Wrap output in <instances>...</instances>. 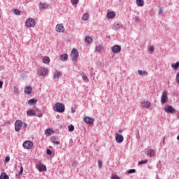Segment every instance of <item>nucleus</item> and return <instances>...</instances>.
<instances>
[{"label":"nucleus","mask_w":179,"mask_h":179,"mask_svg":"<svg viewBox=\"0 0 179 179\" xmlns=\"http://www.w3.org/2000/svg\"><path fill=\"white\" fill-rule=\"evenodd\" d=\"M136 3L138 6H143V3H145V2L143 0H136Z\"/></svg>","instance_id":"30"},{"label":"nucleus","mask_w":179,"mask_h":179,"mask_svg":"<svg viewBox=\"0 0 179 179\" xmlns=\"http://www.w3.org/2000/svg\"><path fill=\"white\" fill-rule=\"evenodd\" d=\"M68 129L69 132H72V131L75 129V127L72 124H71L68 127Z\"/></svg>","instance_id":"37"},{"label":"nucleus","mask_w":179,"mask_h":179,"mask_svg":"<svg viewBox=\"0 0 179 179\" xmlns=\"http://www.w3.org/2000/svg\"><path fill=\"white\" fill-rule=\"evenodd\" d=\"M27 115H28V117H33V115L36 116V112L34 109H29L27 111Z\"/></svg>","instance_id":"15"},{"label":"nucleus","mask_w":179,"mask_h":179,"mask_svg":"<svg viewBox=\"0 0 179 179\" xmlns=\"http://www.w3.org/2000/svg\"><path fill=\"white\" fill-rule=\"evenodd\" d=\"M47 73H48V69L45 68L41 69L39 76H46Z\"/></svg>","instance_id":"13"},{"label":"nucleus","mask_w":179,"mask_h":179,"mask_svg":"<svg viewBox=\"0 0 179 179\" xmlns=\"http://www.w3.org/2000/svg\"><path fill=\"white\" fill-rule=\"evenodd\" d=\"M177 140L179 141V135L177 136Z\"/></svg>","instance_id":"57"},{"label":"nucleus","mask_w":179,"mask_h":179,"mask_svg":"<svg viewBox=\"0 0 179 179\" xmlns=\"http://www.w3.org/2000/svg\"><path fill=\"white\" fill-rule=\"evenodd\" d=\"M88 19H89V13H86L83 14L82 17V20H84L85 22H86V20H87Z\"/></svg>","instance_id":"24"},{"label":"nucleus","mask_w":179,"mask_h":179,"mask_svg":"<svg viewBox=\"0 0 179 179\" xmlns=\"http://www.w3.org/2000/svg\"><path fill=\"white\" fill-rule=\"evenodd\" d=\"M53 110L57 111V113H64L65 111V105L64 103H57L55 104Z\"/></svg>","instance_id":"1"},{"label":"nucleus","mask_w":179,"mask_h":179,"mask_svg":"<svg viewBox=\"0 0 179 179\" xmlns=\"http://www.w3.org/2000/svg\"><path fill=\"white\" fill-rule=\"evenodd\" d=\"M0 179H9V176L6 173L2 172L1 176H0Z\"/></svg>","instance_id":"20"},{"label":"nucleus","mask_w":179,"mask_h":179,"mask_svg":"<svg viewBox=\"0 0 179 179\" xmlns=\"http://www.w3.org/2000/svg\"><path fill=\"white\" fill-rule=\"evenodd\" d=\"M24 93L30 94L31 93V87H27L24 88Z\"/></svg>","instance_id":"22"},{"label":"nucleus","mask_w":179,"mask_h":179,"mask_svg":"<svg viewBox=\"0 0 179 179\" xmlns=\"http://www.w3.org/2000/svg\"><path fill=\"white\" fill-rule=\"evenodd\" d=\"M98 166H99V169H101V167H103V162H101V160H99Z\"/></svg>","instance_id":"43"},{"label":"nucleus","mask_w":179,"mask_h":179,"mask_svg":"<svg viewBox=\"0 0 179 179\" xmlns=\"http://www.w3.org/2000/svg\"><path fill=\"white\" fill-rule=\"evenodd\" d=\"M148 163V159H142L138 162V164H146Z\"/></svg>","instance_id":"35"},{"label":"nucleus","mask_w":179,"mask_h":179,"mask_svg":"<svg viewBox=\"0 0 179 179\" xmlns=\"http://www.w3.org/2000/svg\"><path fill=\"white\" fill-rule=\"evenodd\" d=\"M23 174V166H21L20 170L18 173V178H20V176Z\"/></svg>","instance_id":"38"},{"label":"nucleus","mask_w":179,"mask_h":179,"mask_svg":"<svg viewBox=\"0 0 179 179\" xmlns=\"http://www.w3.org/2000/svg\"><path fill=\"white\" fill-rule=\"evenodd\" d=\"M141 107H143L144 108H149V107H150V102L149 101H145L141 103Z\"/></svg>","instance_id":"14"},{"label":"nucleus","mask_w":179,"mask_h":179,"mask_svg":"<svg viewBox=\"0 0 179 179\" xmlns=\"http://www.w3.org/2000/svg\"><path fill=\"white\" fill-rule=\"evenodd\" d=\"M113 29H114V30H115V31H117V30H118V29H121V25L120 24L115 23L113 24Z\"/></svg>","instance_id":"25"},{"label":"nucleus","mask_w":179,"mask_h":179,"mask_svg":"<svg viewBox=\"0 0 179 179\" xmlns=\"http://www.w3.org/2000/svg\"><path fill=\"white\" fill-rule=\"evenodd\" d=\"M149 52H150V54H152V52H155V48L154 47H150L148 49Z\"/></svg>","instance_id":"45"},{"label":"nucleus","mask_w":179,"mask_h":179,"mask_svg":"<svg viewBox=\"0 0 179 179\" xmlns=\"http://www.w3.org/2000/svg\"><path fill=\"white\" fill-rule=\"evenodd\" d=\"M13 92L15 93V94H19V89L17 88V87H14L13 88Z\"/></svg>","instance_id":"36"},{"label":"nucleus","mask_w":179,"mask_h":179,"mask_svg":"<svg viewBox=\"0 0 179 179\" xmlns=\"http://www.w3.org/2000/svg\"><path fill=\"white\" fill-rule=\"evenodd\" d=\"M61 61H67L68 60V55L63 54L60 56Z\"/></svg>","instance_id":"21"},{"label":"nucleus","mask_w":179,"mask_h":179,"mask_svg":"<svg viewBox=\"0 0 179 179\" xmlns=\"http://www.w3.org/2000/svg\"><path fill=\"white\" fill-rule=\"evenodd\" d=\"M164 110L166 113H170L171 114H174V113H176V109L169 105L164 107Z\"/></svg>","instance_id":"8"},{"label":"nucleus","mask_w":179,"mask_h":179,"mask_svg":"<svg viewBox=\"0 0 179 179\" xmlns=\"http://www.w3.org/2000/svg\"><path fill=\"white\" fill-rule=\"evenodd\" d=\"M71 112H72V113H73H73H76V110H75V108H71Z\"/></svg>","instance_id":"51"},{"label":"nucleus","mask_w":179,"mask_h":179,"mask_svg":"<svg viewBox=\"0 0 179 179\" xmlns=\"http://www.w3.org/2000/svg\"><path fill=\"white\" fill-rule=\"evenodd\" d=\"M46 153L47 155H50V156H51V155H52V151H51L50 149H48Z\"/></svg>","instance_id":"47"},{"label":"nucleus","mask_w":179,"mask_h":179,"mask_svg":"<svg viewBox=\"0 0 179 179\" xmlns=\"http://www.w3.org/2000/svg\"><path fill=\"white\" fill-rule=\"evenodd\" d=\"M2 86H3V83L0 81V89H2Z\"/></svg>","instance_id":"50"},{"label":"nucleus","mask_w":179,"mask_h":179,"mask_svg":"<svg viewBox=\"0 0 179 179\" xmlns=\"http://www.w3.org/2000/svg\"><path fill=\"white\" fill-rule=\"evenodd\" d=\"M13 12L15 15H20V10H19L18 9H14Z\"/></svg>","instance_id":"44"},{"label":"nucleus","mask_w":179,"mask_h":179,"mask_svg":"<svg viewBox=\"0 0 179 179\" xmlns=\"http://www.w3.org/2000/svg\"><path fill=\"white\" fill-rule=\"evenodd\" d=\"M148 155L150 157L153 156L155 155V150L153 149H150L148 151Z\"/></svg>","instance_id":"31"},{"label":"nucleus","mask_w":179,"mask_h":179,"mask_svg":"<svg viewBox=\"0 0 179 179\" xmlns=\"http://www.w3.org/2000/svg\"><path fill=\"white\" fill-rule=\"evenodd\" d=\"M163 13V12L162 11V9L159 10V14Z\"/></svg>","instance_id":"56"},{"label":"nucleus","mask_w":179,"mask_h":179,"mask_svg":"<svg viewBox=\"0 0 179 179\" xmlns=\"http://www.w3.org/2000/svg\"><path fill=\"white\" fill-rule=\"evenodd\" d=\"M96 50L98 52L101 51V50H103V47L101 46V45H99L98 46L96 47Z\"/></svg>","instance_id":"39"},{"label":"nucleus","mask_w":179,"mask_h":179,"mask_svg":"<svg viewBox=\"0 0 179 179\" xmlns=\"http://www.w3.org/2000/svg\"><path fill=\"white\" fill-rule=\"evenodd\" d=\"M71 57L73 61H76L79 57V53L78 52V49L73 48L71 53Z\"/></svg>","instance_id":"3"},{"label":"nucleus","mask_w":179,"mask_h":179,"mask_svg":"<svg viewBox=\"0 0 179 179\" xmlns=\"http://www.w3.org/2000/svg\"><path fill=\"white\" fill-rule=\"evenodd\" d=\"M56 31H58V33H64L65 28L62 24H59L56 26Z\"/></svg>","instance_id":"10"},{"label":"nucleus","mask_w":179,"mask_h":179,"mask_svg":"<svg viewBox=\"0 0 179 179\" xmlns=\"http://www.w3.org/2000/svg\"><path fill=\"white\" fill-rule=\"evenodd\" d=\"M133 20H134L135 23H139L141 22L139 17H138V16L136 15L133 17Z\"/></svg>","instance_id":"33"},{"label":"nucleus","mask_w":179,"mask_h":179,"mask_svg":"<svg viewBox=\"0 0 179 179\" xmlns=\"http://www.w3.org/2000/svg\"><path fill=\"white\" fill-rule=\"evenodd\" d=\"M39 7L41 8V9H47V8H48V4L40 3Z\"/></svg>","instance_id":"23"},{"label":"nucleus","mask_w":179,"mask_h":179,"mask_svg":"<svg viewBox=\"0 0 179 179\" xmlns=\"http://www.w3.org/2000/svg\"><path fill=\"white\" fill-rule=\"evenodd\" d=\"M122 132H124V130H122V129L119 130V134H122Z\"/></svg>","instance_id":"53"},{"label":"nucleus","mask_w":179,"mask_h":179,"mask_svg":"<svg viewBox=\"0 0 179 179\" xmlns=\"http://www.w3.org/2000/svg\"><path fill=\"white\" fill-rule=\"evenodd\" d=\"M15 178H16V179L20 178H19V173L15 175Z\"/></svg>","instance_id":"52"},{"label":"nucleus","mask_w":179,"mask_h":179,"mask_svg":"<svg viewBox=\"0 0 179 179\" xmlns=\"http://www.w3.org/2000/svg\"><path fill=\"white\" fill-rule=\"evenodd\" d=\"M50 142H52V143H54V145H59V141H57V138H55V136H52L50 138Z\"/></svg>","instance_id":"16"},{"label":"nucleus","mask_w":179,"mask_h":179,"mask_svg":"<svg viewBox=\"0 0 179 179\" xmlns=\"http://www.w3.org/2000/svg\"><path fill=\"white\" fill-rule=\"evenodd\" d=\"M83 80L85 82V83H89V78H87V76H86V75L83 76Z\"/></svg>","instance_id":"34"},{"label":"nucleus","mask_w":179,"mask_h":179,"mask_svg":"<svg viewBox=\"0 0 179 179\" xmlns=\"http://www.w3.org/2000/svg\"><path fill=\"white\" fill-rule=\"evenodd\" d=\"M172 68H173L174 69H177V68H178L179 66V62H177L176 63H173L171 64Z\"/></svg>","instance_id":"32"},{"label":"nucleus","mask_w":179,"mask_h":179,"mask_svg":"<svg viewBox=\"0 0 179 179\" xmlns=\"http://www.w3.org/2000/svg\"><path fill=\"white\" fill-rule=\"evenodd\" d=\"M176 82H179V73H178L176 74Z\"/></svg>","instance_id":"49"},{"label":"nucleus","mask_w":179,"mask_h":179,"mask_svg":"<svg viewBox=\"0 0 179 179\" xmlns=\"http://www.w3.org/2000/svg\"><path fill=\"white\" fill-rule=\"evenodd\" d=\"M45 135H47L48 136H50V135H51V134H52V129H47L45 131Z\"/></svg>","instance_id":"27"},{"label":"nucleus","mask_w":179,"mask_h":179,"mask_svg":"<svg viewBox=\"0 0 179 179\" xmlns=\"http://www.w3.org/2000/svg\"><path fill=\"white\" fill-rule=\"evenodd\" d=\"M92 41H93V39L92 38V37L87 36L85 38V43H87V44H90Z\"/></svg>","instance_id":"26"},{"label":"nucleus","mask_w":179,"mask_h":179,"mask_svg":"<svg viewBox=\"0 0 179 179\" xmlns=\"http://www.w3.org/2000/svg\"><path fill=\"white\" fill-rule=\"evenodd\" d=\"M25 24L27 27H34L36 26V21L33 18L27 20Z\"/></svg>","instance_id":"4"},{"label":"nucleus","mask_w":179,"mask_h":179,"mask_svg":"<svg viewBox=\"0 0 179 179\" xmlns=\"http://www.w3.org/2000/svg\"><path fill=\"white\" fill-rule=\"evenodd\" d=\"M115 140L117 143H122L124 142V136L118 133L115 134Z\"/></svg>","instance_id":"9"},{"label":"nucleus","mask_w":179,"mask_h":179,"mask_svg":"<svg viewBox=\"0 0 179 179\" xmlns=\"http://www.w3.org/2000/svg\"><path fill=\"white\" fill-rule=\"evenodd\" d=\"M84 121L86 122V124H92L93 122H94V119L89 117H85L84 118Z\"/></svg>","instance_id":"12"},{"label":"nucleus","mask_w":179,"mask_h":179,"mask_svg":"<svg viewBox=\"0 0 179 179\" xmlns=\"http://www.w3.org/2000/svg\"><path fill=\"white\" fill-rule=\"evenodd\" d=\"M135 173H136V170L135 169H130L128 171V174H134Z\"/></svg>","instance_id":"41"},{"label":"nucleus","mask_w":179,"mask_h":179,"mask_svg":"<svg viewBox=\"0 0 179 179\" xmlns=\"http://www.w3.org/2000/svg\"><path fill=\"white\" fill-rule=\"evenodd\" d=\"M138 73L140 75V76H148V75H149V73L142 70H138Z\"/></svg>","instance_id":"18"},{"label":"nucleus","mask_w":179,"mask_h":179,"mask_svg":"<svg viewBox=\"0 0 179 179\" xmlns=\"http://www.w3.org/2000/svg\"><path fill=\"white\" fill-rule=\"evenodd\" d=\"M37 167H38V171H40L41 173L43 172V171H47V167L45 166V165H44L41 163L38 164Z\"/></svg>","instance_id":"11"},{"label":"nucleus","mask_w":179,"mask_h":179,"mask_svg":"<svg viewBox=\"0 0 179 179\" xmlns=\"http://www.w3.org/2000/svg\"><path fill=\"white\" fill-rule=\"evenodd\" d=\"M168 101H169V97L167 96V92L166 91H164L162 95L161 103L162 104H164V103L167 102Z\"/></svg>","instance_id":"6"},{"label":"nucleus","mask_w":179,"mask_h":179,"mask_svg":"<svg viewBox=\"0 0 179 179\" xmlns=\"http://www.w3.org/2000/svg\"><path fill=\"white\" fill-rule=\"evenodd\" d=\"M111 179H121V178H120L118 176L115 174H113L111 176Z\"/></svg>","instance_id":"42"},{"label":"nucleus","mask_w":179,"mask_h":179,"mask_svg":"<svg viewBox=\"0 0 179 179\" xmlns=\"http://www.w3.org/2000/svg\"><path fill=\"white\" fill-rule=\"evenodd\" d=\"M43 64H48L50 62V57L45 56V57L43 58Z\"/></svg>","instance_id":"28"},{"label":"nucleus","mask_w":179,"mask_h":179,"mask_svg":"<svg viewBox=\"0 0 179 179\" xmlns=\"http://www.w3.org/2000/svg\"><path fill=\"white\" fill-rule=\"evenodd\" d=\"M0 17H1V15H0Z\"/></svg>","instance_id":"58"},{"label":"nucleus","mask_w":179,"mask_h":179,"mask_svg":"<svg viewBox=\"0 0 179 179\" xmlns=\"http://www.w3.org/2000/svg\"><path fill=\"white\" fill-rule=\"evenodd\" d=\"M37 103V100L36 99H30L28 101V104H29V106H33V104H36Z\"/></svg>","instance_id":"29"},{"label":"nucleus","mask_w":179,"mask_h":179,"mask_svg":"<svg viewBox=\"0 0 179 179\" xmlns=\"http://www.w3.org/2000/svg\"><path fill=\"white\" fill-rule=\"evenodd\" d=\"M75 164H76V162H74L72 163V166H75Z\"/></svg>","instance_id":"55"},{"label":"nucleus","mask_w":179,"mask_h":179,"mask_svg":"<svg viewBox=\"0 0 179 179\" xmlns=\"http://www.w3.org/2000/svg\"><path fill=\"white\" fill-rule=\"evenodd\" d=\"M22 146L24 149H31L33 148V142L29 141H24Z\"/></svg>","instance_id":"7"},{"label":"nucleus","mask_w":179,"mask_h":179,"mask_svg":"<svg viewBox=\"0 0 179 179\" xmlns=\"http://www.w3.org/2000/svg\"><path fill=\"white\" fill-rule=\"evenodd\" d=\"M72 5H78L79 3V0H71Z\"/></svg>","instance_id":"40"},{"label":"nucleus","mask_w":179,"mask_h":179,"mask_svg":"<svg viewBox=\"0 0 179 179\" xmlns=\"http://www.w3.org/2000/svg\"><path fill=\"white\" fill-rule=\"evenodd\" d=\"M107 17L108 19H114V17H115V13L114 12H108L107 13Z\"/></svg>","instance_id":"17"},{"label":"nucleus","mask_w":179,"mask_h":179,"mask_svg":"<svg viewBox=\"0 0 179 179\" xmlns=\"http://www.w3.org/2000/svg\"><path fill=\"white\" fill-rule=\"evenodd\" d=\"M59 75H61L59 71L55 72L53 79H55V80H58V79H59Z\"/></svg>","instance_id":"19"},{"label":"nucleus","mask_w":179,"mask_h":179,"mask_svg":"<svg viewBox=\"0 0 179 179\" xmlns=\"http://www.w3.org/2000/svg\"><path fill=\"white\" fill-rule=\"evenodd\" d=\"M22 127L24 129H27V123H22Z\"/></svg>","instance_id":"48"},{"label":"nucleus","mask_w":179,"mask_h":179,"mask_svg":"<svg viewBox=\"0 0 179 179\" xmlns=\"http://www.w3.org/2000/svg\"><path fill=\"white\" fill-rule=\"evenodd\" d=\"M22 127H23V122L20 120H17L15 122V130L16 132H19L20 131Z\"/></svg>","instance_id":"2"},{"label":"nucleus","mask_w":179,"mask_h":179,"mask_svg":"<svg viewBox=\"0 0 179 179\" xmlns=\"http://www.w3.org/2000/svg\"><path fill=\"white\" fill-rule=\"evenodd\" d=\"M10 160V157H9V156H6V157H5V162H6V163H9V161Z\"/></svg>","instance_id":"46"},{"label":"nucleus","mask_w":179,"mask_h":179,"mask_svg":"<svg viewBox=\"0 0 179 179\" xmlns=\"http://www.w3.org/2000/svg\"><path fill=\"white\" fill-rule=\"evenodd\" d=\"M112 52L114 54H118V52H121V45H115L111 48Z\"/></svg>","instance_id":"5"},{"label":"nucleus","mask_w":179,"mask_h":179,"mask_svg":"<svg viewBox=\"0 0 179 179\" xmlns=\"http://www.w3.org/2000/svg\"><path fill=\"white\" fill-rule=\"evenodd\" d=\"M0 71H3V66H0Z\"/></svg>","instance_id":"54"}]
</instances>
